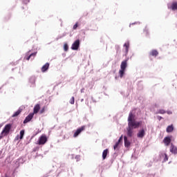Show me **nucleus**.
<instances>
[{
    "instance_id": "obj_3",
    "label": "nucleus",
    "mask_w": 177,
    "mask_h": 177,
    "mask_svg": "<svg viewBox=\"0 0 177 177\" xmlns=\"http://www.w3.org/2000/svg\"><path fill=\"white\" fill-rule=\"evenodd\" d=\"M10 129H12V124H6L0 134V139H2V138L5 136H8L9 135V133L10 132Z\"/></svg>"
},
{
    "instance_id": "obj_24",
    "label": "nucleus",
    "mask_w": 177,
    "mask_h": 177,
    "mask_svg": "<svg viewBox=\"0 0 177 177\" xmlns=\"http://www.w3.org/2000/svg\"><path fill=\"white\" fill-rule=\"evenodd\" d=\"M24 137V130H21L20 131V137H19V139H23V138Z\"/></svg>"
},
{
    "instance_id": "obj_17",
    "label": "nucleus",
    "mask_w": 177,
    "mask_h": 177,
    "mask_svg": "<svg viewBox=\"0 0 177 177\" xmlns=\"http://www.w3.org/2000/svg\"><path fill=\"white\" fill-rule=\"evenodd\" d=\"M166 131L167 132V133H170V132H173L174 131V124L168 126L166 129Z\"/></svg>"
},
{
    "instance_id": "obj_20",
    "label": "nucleus",
    "mask_w": 177,
    "mask_h": 177,
    "mask_svg": "<svg viewBox=\"0 0 177 177\" xmlns=\"http://www.w3.org/2000/svg\"><path fill=\"white\" fill-rule=\"evenodd\" d=\"M21 113V110L19 109L18 111H17L12 115V117L15 118V117H17V115H19V114Z\"/></svg>"
},
{
    "instance_id": "obj_10",
    "label": "nucleus",
    "mask_w": 177,
    "mask_h": 177,
    "mask_svg": "<svg viewBox=\"0 0 177 177\" xmlns=\"http://www.w3.org/2000/svg\"><path fill=\"white\" fill-rule=\"evenodd\" d=\"M40 109H41V106L39 105V104H37L33 109V113H31L38 114V111H39Z\"/></svg>"
},
{
    "instance_id": "obj_28",
    "label": "nucleus",
    "mask_w": 177,
    "mask_h": 177,
    "mask_svg": "<svg viewBox=\"0 0 177 177\" xmlns=\"http://www.w3.org/2000/svg\"><path fill=\"white\" fill-rule=\"evenodd\" d=\"M77 27H78V23H76V24L73 26V30H77Z\"/></svg>"
},
{
    "instance_id": "obj_11",
    "label": "nucleus",
    "mask_w": 177,
    "mask_h": 177,
    "mask_svg": "<svg viewBox=\"0 0 177 177\" xmlns=\"http://www.w3.org/2000/svg\"><path fill=\"white\" fill-rule=\"evenodd\" d=\"M171 140L170 137H165L163 140V143H165V146H168L171 144Z\"/></svg>"
},
{
    "instance_id": "obj_27",
    "label": "nucleus",
    "mask_w": 177,
    "mask_h": 177,
    "mask_svg": "<svg viewBox=\"0 0 177 177\" xmlns=\"http://www.w3.org/2000/svg\"><path fill=\"white\" fill-rule=\"evenodd\" d=\"M70 103H71V104H74V103H75L74 97H72L71 98Z\"/></svg>"
},
{
    "instance_id": "obj_6",
    "label": "nucleus",
    "mask_w": 177,
    "mask_h": 177,
    "mask_svg": "<svg viewBox=\"0 0 177 177\" xmlns=\"http://www.w3.org/2000/svg\"><path fill=\"white\" fill-rule=\"evenodd\" d=\"M84 131H85V126H82L80 128L77 129L73 134V138H77V136H78V135H80V133H81V132Z\"/></svg>"
},
{
    "instance_id": "obj_21",
    "label": "nucleus",
    "mask_w": 177,
    "mask_h": 177,
    "mask_svg": "<svg viewBox=\"0 0 177 177\" xmlns=\"http://www.w3.org/2000/svg\"><path fill=\"white\" fill-rule=\"evenodd\" d=\"M172 10H177V3H173L171 4Z\"/></svg>"
},
{
    "instance_id": "obj_30",
    "label": "nucleus",
    "mask_w": 177,
    "mask_h": 177,
    "mask_svg": "<svg viewBox=\"0 0 177 177\" xmlns=\"http://www.w3.org/2000/svg\"><path fill=\"white\" fill-rule=\"evenodd\" d=\"M157 119L158 120V121H161V120H162V117L158 115Z\"/></svg>"
},
{
    "instance_id": "obj_8",
    "label": "nucleus",
    "mask_w": 177,
    "mask_h": 177,
    "mask_svg": "<svg viewBox=\"0 0 177 177\" xmlns=\"http://www.w3.org/2000/svg\"><path fill=\"white\" fill-rule=\"evenodd\" d=\"M34 117V113H30L24 120V124H27V122H30L31 120H32Z\"/></svg>"
},
{
    "instance_id": "obj_33",
    "label": "nucleus",
    "mask_w": 177,
    "mask_h": 177,
    "mask_svg": "<svg viewBox=\"0 0 177 177\" xmlns=\"http://www.w3.org/2000/svg\"><path fill=\"white\" fill-rule=\"evenodd\" d=\"M28 53H30V51H28V53H27L28 55Z\"/></svg>"
},
{
    "instance_id": "obj_23",
    "label": "nucleus",
    "mask_w": 177,
    "mask_h": 177,
    "mask_svg": "<svg viewBox=\"0 0 177 177\" xmlns=\"http://www.w3.org/2000/svg\"><path fill=\"white\" fill-rule=\"evenodd\" d=\"M144 34L146 35V37H149V28H145L144 29Z\"/></svg>"
},
{
    "instance_id": "obj_15",
    "label": "nucleus",
    "mask_w": 177,
    "mask_h": 177,
    "mask_svg": "<svg viewBox=\"0 0 177 177\" xmlns=\"http://www.w3.org/2000/svg\"><path fill=\"white\" fill-rule=\"evenodd\" d=\"M109 153V149H104L102 152V159L106 160L107 158V154Z\"/></svg>"
},
{
    "instance_id": "obj_29",
    "label": "nucleus",
    "mask_w": 177,
    "mask_h": 177,
    "mask_svg": "<svg viewBox=\"0 0 177 177\" xmlns=\"http://www.w3.org/2000/svg\"><path fill=\"white\" fill-rule=\"evenodd\" d=\"M44 113H45V108H42L40 111V114H44Z\"/></svg>"
},
{
    "instance_id": "obj_1",
    "label": "nucleus",
    "mask_w": 177,
    "mask_h": 177,
    "mask_svg": "<svg viewBox=\"0 0 177 177\" xmlns=\"http://www.w3.org/2000/svg\"><path fill=\"white\" fill-rule=\"evenodd\" d=\"M127 121V136L132 138L133 136V129L139 128L142 125V122L135 120V114L132 111L129 113Z\"/></svg>"
},
{
    "instance_id": "obj_13",
    "label": "nucleus",
    "mask_w": 177,
    "mask_h": 177,
    "mask_svg": "<svg viewBox=\"0 0 177 177\" xmlns=\"http://www.w3.org/2000/svg\"><path fill=\"white\" fill-rule=\"evenodd\" d=\"M124 146L125 147H129L131 146V142L128 140V138L127 136L124 137Z\"/></svg>"
},
{
    "instance_id": "obj_26",
    "label": "nucleus",
    "mask_w": 177,
    "mask_h": 177,
    "mask_svg": "<svg viewBox=\"0 0 177 177\" xmlns=\"http://www.w3.org/2000/svg\"><path fill=\"white\" fill-rule=\"evenodd\" d=\"M120 145V142H117L115 145L113 146L114 150H117V147H118V145Z\"/></svg>"
},
{
    "instance_id": "obj_22",
    "label": "nucleus",
    "mask_w": 177,
    "mask_h": 177,
    "mask_svg": "<svg viewBox=\"0 0 177 177\" xmlns=\"http://www.w3.org/2000/svg\"><path fill=\"white\" fill-rule=\"evenodd\" d=\"M124 48L126 49V53H128V50L129 49V43H125L124 44Z\"/></svg>"
},
{
    "instance_id": "obj_14",
    "label": "nucleus",
    "mask_w": 177,
    "mask_h": 177,
    "mask_svg": "<svg viewBox=\"0 0 177 177\" xmlns=\"http://www.w3.org/2000/svg\"><path fill=\"white\" fill-rule=\"evenodd\" d=\"M35 56H37V52L31 53L30 55L26 56L25 57V59L26 60H30V59H31V57H35Z\"/></svg>"
},
{
    "instance_id": "obj_16",
    "label": "nucleus",
    "mask_w": 177,
    "mask_h": 177,
    "mask_svg": "<svg viewBox=\"0 0 177 177\" xmlns=\"http://www.w3.org/2000/svg\"><path fill=\"white\" fill-rule=\"evenodd\" d=\"M49 68V63H46L41 67L42 73H45Z\"/></svg>"
},
{
    "instance_id": "obj_31",
    "label": "nucleus",
    "mask_w": 177,
    "mask_h": 177,
    "mask_svg": "<svg viewBox=\"0 0 177 177\" xmlns=\"http://www.w3.org/2000/svg\"><path fill=\"white\" fill-rule=\"evenodd\" d=\"M118 142H119V143H120V142H122V136L119 138V140H118Z\"/></svg>"
},
{
    "instance_id": "obj_5",
    "label": "nucleus",
    "mask_w": 177,
    "mask_h": 177,
    "mask_svg": "<svg viewBox=\"0 0 177 177\" xmlns=\"http://www.w3.org/2000/svg\"><path fill=\"white\" fill-rule=\"evenodd\" d=\"M78 48H80V39L74 41V43L72 44L71 49L73 50H78Z\"/></svg>"
},
{
    "instance_id": "obj_9",
    "label": "nucleus",
    "mask_w": 177,
    "mask_h": 177,
    "mask_svg": "<svg viewBox=\"0 0 177 177\" xmlns=\"http://www.w3.org/2000/svg\"><path fill=\"white\" fill-rule=\"evenodd\" d=\"M170 152L172 153V154H177V147L172 143L170 146Z\"/></svg>"
},
{
    "instance_id": "obj_32",
    "label": "nucleus",
    "mask_w": 177,
    "mask_h": 177,
    "mask_svg": "<svg viewBox=\"0 0 177 177\" xmlns=\"http://www.w3.org/2000/svg\"><path fill=\"white\" fill-rule=\"evenodd\" d=\"M166 113H167V114H172V112H171V111H166Z\"/></svg>"
},
{
    "instance_id": "obj_12",
    "label": "nucleus",
    "mask_w": 177,
    "mask_h": 177,
    "mask_svg": "<svg viewBox=\"0 0 177 177\" xmlns=\"http://www.w3.org/2000/svg\"><path fill=\"white\" fill-rule=\"evenodd\" d=\"M149 56H153V57H157V56H158V51L157 50H152L149 53Z\"/></svg>"
},
{
    "instance_id": "obj_2",
    "label": "nucleus",
    "mask_w": 177,
    "mask_h": 177,
    "mask_svg": "<svg viewBox=\"0 0 177 177\" xmlns=\"http://www.w3.org/2000/svg\"><path fill=\"white\" fill-rule=\"evenodd\" d=\"M127 67H128V60L125 59L120 64V70L119 71V75L120 78L124 77V74H125V70H127Z\"/></svg>"
},
{
    "instance_id": "obj_7",
    "label": "nucleus",
    "mask_w": 177,
    "mask_h": 177,
    "mask_svg": "<svg viewBox=\"0 0 177 177\" xmlns=\"http://www.w3.org/2000/svg\"><path fill=\"white\" fill-rule=\"evenodd\" d=\"M145 135H146V132L145 131V129H141L138 131L137 133V138H140V139H143L145 137Z\"/></svg>"
},
{
    "instance_id": "obj_18",
    "label": "nucleus",
    "mask_w": 177,
    "mask_h": 177,
    "mask_svg": "<svg viewBox=\"0 0 177 177\" xmlns=\"http://www.w3.org/2000/svg\"><path fill=\"white\" fill-rule=\"evenodd\" d=\"M160 158H164L163 161L165 162L168 160V155L167 153H161Z\"/></svg>"
},
{
    "instance_id": "obj_19",
    "label": "nucleus",
    "mask_w": 177,
    "mask_h": 177,
    "mask_svg": "<svg viewBox=\"0 0 177 177\" xmlns=\"http://www.w3.org/2000/svg\"><path fill=\"white\" fill-rule=\"evenodd\" d=\"M167 113V111L164 109H159L157 112H156V114H165Z\"/></svg>"
},
{
    "instance_id": "obj_34",
    "label": "nucleus",
    "mask_w": 177,
    "mask_h": 177,
    "mask_svg": "<svg viewBox=\"0 0 177 177\" xmlns=\"http://www.w3.org/2000/svg\"><path fill=\"white\" fill-rule=\"evenodd\" d=\"M81 92H83V91L82 90Z\"/></svg>"
},
{
    "instance_id": "obj_4",
    "label": "nucleus",
    "mask_w": 177,
    "mask_h": 177,
    "mask_svg": "<svg viewBox=\"0 0 177 177\" xmlns=\"http://www.w3.org/2000/svg\"><path fill=\"white\" fill-rule=\"evenodd\" d=\"M48 142V137H46V135H41L38 141H37V145H44L45 143Z\"/></svg>"
},
{
    "instance_id": "obj_25",
    "label": "nucleus",
    "mask_w": 177,
    "mask_h": 177,
    "mask_svg": "<svg viewBox=\"0 0 177 177\" xmlns=\"http://www.w3.org/2000/svg\"><path fill=\"white\" fill-rule=\"evenodd\" d=\"M64 50H65V52H67V50H68V45L67 44H65L64 45Z\"/></svg>"
}]
</instances>
